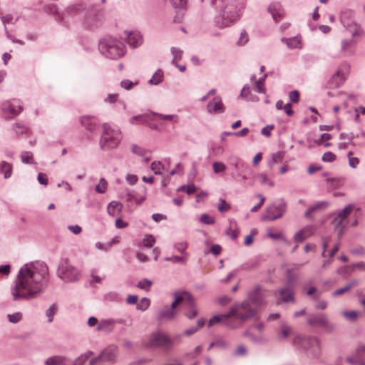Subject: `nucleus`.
Instances as JSON below:
<instances>
[{
    "mask_svg": "<svg viewBox=\"0 0 365 365\" xmlns=\"http://www.w3.org/2000/svg\"><path fill=\"white\" fill-rule=\"evenodd\" d=\"M21 161L24 163H28V164L34 163V158H33V154L31 152L26 151V152L21 153Z\"/></svg>",
    "mask_w": 365,
    "mask_h": 365,
    "instance_id": "nucleus-35",
    "label": "nucleus"
},
{
    "mask_svg": "<svg viewBox=\"0 0 365 365\" xmlns=\"http://www.w3.org/2000/svg\"><path fill=\"white\" fill-rule=\"evenodd\" d=\"M256 197L259 198V202L258 204H257V205L254 206L251 209V212H252L258 211L261 208V207L263 205V204L265 201V197L262 194H257L256 195Z\"/></svg>",
    "mask_w": 365,
    "mask_h": 365,
    "instance_id": "nucleus-48",
    "label": "nucleus"
},
{
    "mask_svg": "<svg viewBox=\"0 0 365 365\" xmlns=\"http://www.w3.org/2000/svg\"><path fill=\"white\" fill-rule=\"evenodd\" d=\"M98 120L94 117L86 116L82 118L81 123L89 131H93L96 130L97 126Z\"/></svg>",
    "mask_w": 365,
    "mask_h": 365,
    "instance_id": "nucleus-21",
    "label": "nucleus"
},
{
    "mask_svg": "<svg viewBox=\"0 0 365 365\" xmlns=\"http://www.w3.org/2000/svg\"><path fill=\"white\" fill-rule=\"evenodd\" d=\"M121 132L118 129H113L108 123L103 125V132L99 145L102 150H109L118 146L121 141Z\"/></svg>",
    "mask_w": 365,
    "mask_h": 365,
    "instance_id": "nucleus-4",
    "label": "nucleus"
},
{
    "mask_svg": "<svg viewBox=\"0 0 365 365\" xmlns=\"http://www.w3.org/2000/svg\"><path fill=\"white\" fill-rule=\"evenodd\" d=\"M353 154H354V153L352 151H349L347 155H348V158H349V165L351 168H355L359 165V160L358 158L352 157Z\"/></svg>",
    "mask_w": 365,
    "mask_h": 365,
    "instance_id": "nucleus-40",
    "label": "nucleus"
},
{
    "mask_svg": "<svg viewBox=\"0 0 365 365\" xmlns=\"http://www.w3.org/2000/svg\"><path fill=\"white\" fill-rule=\"evenodd\" d=\"M182 305L185 306L187 309V311L185 312V314L188 319H193V318L196 317V316L197 314V311L195 307V302H194L193 299H192V305H188V304H182Z\"/></svg>",
    "mask_w": 365,
    "mask_h": 365,
    "instance_id": "nucleus-28",
    "label": "nucleus"
},
{
    "mask_svg": "<svg viewBox=\"0 0 365 365\" xmlns=\"http://www.w3.org/2000/svg\"><path fill=\"white\" fill-rule=\"evenodd\" d=\"M111 323L112 322L110 320L103 321L98 324L97 329L98 331L108 330L110 329L109 327L111 325Z\"/></svg>",
    "mask_w": 365,
    "mask_h": 365,
    "instance_id": "nucleus-58",
    "label": "nucleus"
},
{
    "mask_svg": "<svg viewBox=\"0 0 365 365\" xmlns=\"http://www.w3.org/2000/svg\"><path fill=\"white\" fill-rule=\"evenodd\" d=\"M257 234V231L255 229L252 230L250 235H247L245 239V245L246 246H250L253 242V236Z\"/></svg>",
    "mask_w": 365,
    "mask_h": 365,
    "instance_id": "nucleus-56",
    "label": "nucleus"
},
{
    "mask_svg": "<svg viewBox=\"0 0 365 365\" xmlns=\"http://www.w3.org/2000/svg\"><path fill=\"white\" fill-rule=\"evenodd\" d=\"M188 256H189L188 253H185V255L183 257L175 256V257H173L170 258L169 259L171 260L173 262H183V263H185L186 259H187Z\"/></svg>",
    "mask_w": 365,
    "mask_h": 365,
    "instance_id": "nucleus-59",
    "label": "nucleus"
},
{
    "mask_svg": "<svg viewBox=\"0 0 365 365\" xmlns=\"http://www.w3.org/2000/svg\"><path fill=\"white\" fill-rule=\"evenodd\" d=\"M358 284H359L358 280H356V279L353 280L351 282H349V284H347L346 285H345L344 287L336 289L334 292H333L332 295L333 296H340V295L343 294L344 293H345L346 292H348L352 287L357 286Z\"/></svg>",
    "mask_w": 365,
    "mask_h": 365,
    "instance_id": "nucleus-25",
    "label": "nucleus"
},
{
    "mask_svg": "<svg viewBox=\"0 0 365 365\" xmlns=\"http://www.w3.org/2000/svg\"><path fill=\"white\" fill-rule=\"evenodd\" d=\"M217 1V0H212ZM218 14L215 17V26L220 29L230 26L235 24L240 17V9L242 4H236V0H220Z\"/></svg>",
    "mask_w": 365,
    "mask_h": 365,
    "instance_id": "nucleus-3",
    "label": "nucleus"
},
{
    "mask_svg": "<svg viewBox=\"0 0 365 365\" xmlns=\"http://www.w3.org/2000/svg\"><path fill=\"white\" fill-rule=\"evenodd\" d=\"M289 98L294 103H297L299 100V93L297 91H293L289 93Z\"/></svg>",
    "mask_w": 365,
    "mask_h": 365,
    "instance_id": "nucleus-64",
    "label": "nucleus"
},
{
    "mask_svg": "<svg viewBox=\"0 0 365 365\" xmlns=\"http://www.w3.org/2000/svg\"><path fill=\"white\" fill-rule=\"evenodd\" d=\"M126 34V41L132 47L135 48L142 43L143 38L139 32L130 31Z\"/></svg>",
    "mask_w": 365,
    "mask_h": 365,
    "instance_id": "nucleus-18",
    "label": "nucleus"
},
{
    "mask_svg": "<svg viewBox=\"0 0 365 365\" xmlns=\"http://www.w3.org/2000/svg\"><path fill=\"white\" fill-rule=\"evenodd\" d=\"M269 11L271 13L274 21L277 23L279 22L282 18V14L277 9V5L273 4L270 5L268 9Z\"/></svg>",
    "mask_w": 365,
    "mask_h": 365,
    "instance_id": "nucleus-30",
    "label": "nucleus"
},
{
    "mask_svg": "<svg viewBox=\"0 0 365 365\" xmlns=\"http://www.w3.org/2000/svg\"><path fill=\"white\" fill-rule=\"evenodd\" d=\"M171 52L173 55V63H175L182 58V51L173 47L171 48Z\"/></svg>",
    "mask_w": 365,
    "mask_h": 365,
    "instance_id": "nucleus-45",
    "label": "nucleus"
},
{
    "mask_svg": "<svg viewBox=\"0 0 365 365\" xmlns=\"http://www.w3.org/2000/svg\"><path fill=\"white\" fill-rule=\"evenodd\" d=\"M342 314L346 319L349 321H355L358 318L359 313L356 311H350L344 312Z\"/></svg>",
    "mask_w": 365,
    "mask_h": 365,
    "instance_id": "nucleus-38",
    "label": "nucleus"
},
{
    "mask_svg": "<svg viewBox=\"0 0 365 365\" xmlns=\"http://www.w3.org/2000/svg\"><path fill=\"white\" fill-rule=\"evenodd\" d=\"M207 111L210 113H220L225 110L224 105L222 100L219 97L215 98L211 102L207 104Z\"/></svg>",
    "mask_w": 365,
    "mask_h": 365,
    "instance_id": "nucleus-15",
    "label": "nucleus"
},
{
    "mask_svg": "<svg viewBox=\"0 0 365 365\" xmlns=\"http://www.w3.org/2000/svg\"><path fill=\"white\" fill-rule=\"evenodd\" d=\"M265 294L259 291L250 297V301L243 302L242 304L234 307L229 313L226 314L216 315L212 317L208 322V327H211L219 323L230 324L229 320L232 318L240 319L242 322L254 316L256 312V307L264 303Z\"/></svg>",
    "mask_w": 365,
    "mask_h": 365,
    "instance_id": "nucleus-2",
    "label": "nucleus"
},
{
    "mask_svg": "<svg viewBox=\"0 0 365 365\" xmlns=\"http://www.w3.org/2000/svg\"><path fill=\"white\" fill-rule=\"evenodd\" d=\"M149 305H150V299L144 297L137 304V308L142 311H145L148 308Z\"/></svg>",
    "mask_w": 365,
    "mask_h": 365,
    "instance_id": "nucleus-42",
    "label": "nucleus"
},
{
    "mask_svg": "<svg viewBox=\"0 0 365 365\" xmlns=\"http://www.w3.org/2000/svg\"><path fill=\"white\" fill-rule=\"evenodd\" d=\"M131 149L133 153L139 155L144 156L147 154L146 151H145L143 149L135 145H133Z\"/></svg>",
    "mask_w": 365,
    "mask_h": 365,
    "instance_id": "nucleus-60",
    "label": "nucleus"
},
{
    "mask_svg": "<svg viewBox=\"0 0 365 365\" xmlns=\"http://www.w3.org/2000/svg\"><path fill=\"white\" fill-rule=\"evenodd\" d=\"M122 208L123 205L120 202L117 201H112L111 202L109 203L107 207V211L109 215L115 216L118 215L121 212Z\"/></svg>",
    "mask_w": 365,
    "mask_h": 365,
    "instance_id": "nucleus-22",
    "label": "nucleus"
},
{
    "mask_svg": "<svg viewBox=\"0 0 365 365\" xmlns=\"http://www.w3.org/2000/svg\"><path fill=\"white\" fill-rule=\"evenodd\" d=\"M175 247L179 252L185 255L186 253L185 250L187 247V242L186 241L177 242L175 245Z\"/></svg>",
    "mask_w": 365,
    "mask_h": 365,
    "instance_id": "nucleus-44",
    "label": "nucleus"
},
{
    "mask_svg": "<svg viewBox=\"0 0 365 365\" xmlns=\"http://www.w3.org/2000/svg\"><path fill=\"white\" fill-rule=\"evenodd\" d=\"M344 79L345 78L344 77V75L341 73L340 71H338L328 81L327 88L329 89H334L339 88L343 83Z\"/></svg>",
    "mask_w": 365,
    "mask_h": 365,
    "instance_id": "nucleus-19",
    "label": "nucleus"
},
{
    "mask_svg": "<svg viewBox=\"0 0 365 365\" xmlns=\"http://www.w3.org/2000/svg\"><path fill=\"white\" fill-rule=\"evenodd\" d=\"M163 169V165L159 161L153 162L151 164V170L156 175H160Z\"/></svg>",
    "mask_w": 365,
    "mask_h": 365,
    "instance_id": "nucleus-36",
    "label": "nucleus"
},
{
    "mask_svg": "<svg viewBox=\"0 0 365 365\" xmlns=\"http://www.w3.org/2000/svg\"><path fill=\"white\" fill-rule=\"evenodd\" d=\"M227 235L230 236L232 240H236L240 234V230L237 224L234 220H230L229 228L226 231Z\"/></svg>",
    "mask_w": 365,
    "mask_h": 365,
    "instance_id": "nucleus-23",
    "label": "nucleus"
},
{
    "mask_svg": "<svg viewBox=\"0 0 365 365\" xmlns=\"http://www.w3.org/2000/svg\"><path fill=\"white\" fill-rule=\"evenodd\" d=\"M152 117H157V118H153V119L155 120H164L170 122H173L174 123H176L178 122V117L176 115H163L160 113H152Z\"/></svg>",
    "mask_w": 365,
    "mask_h": 365,
    "instance_id": "nucleus-24",
    "label": "nucleus"
},
{
    "mask_svg": "<svg viewBox=\"0 0 365 365\" xmlns=\"http://www.w3.org/2000/svg\"><path fill=\"white\" fill-rule=\"evenodd\" d=\"M264 79L260 78L259 79L255 84V88L257 92L259 93H264L265 92V87H264Z\"/></svg>",
    "mask_w": 365,
    "mask_h": 365,
    "instance_id": "nucleus-54",
    "label": "nucleus"
},
{
    "mask_svg": "<svg viewBox=\"0 0 365 365\" xmlns=\"http://www.w3.org/2000/svg\"><path fill=\"white\" fill-rule=\"evenodd\" d=\"M287 278V284L279 289L281 300L284 302H294V282L297 279V275L288 270Z\"/></svg>",
    "mask_w": 365,
    "mask_h": 365,
    "instance_id": "nucleus-8",
    "label": "nucleus"
},
{
    "mask_svg": "<svg viewBox=\"0 0 365 365\" xmlns=\"http://www.w3.org/2000/svg\"><path fill=\"white\" fill-rule=\"evenodd\" d=\"M249 41V36L248 34L245 31H242L240 33V38L237 42L238 46H244Z\"/></svg>",
    "mask_w": 365,
    "mask_h": 365,
    "instance_id": "nucleus-37",
    "label": "nucleus"
},
{
    "mask_svg": "<svg viewBox=\"0 0 365 365\" xmlns=\"http://www.w3.org/2000/svg\"><path fill=\"white\" fill-rule=\"evenodd\" d=\"M8 317L11 322L16 323L21 319V314L19 312L14 313L13 314H9Z\"/></svg>",
    "mask_w": 365,
    "mask_h": 365,
    "instance_id": "nucleus-61",
    "label": "nucleus"
},
{
    "mask_svg": "<svg viewBox=\"0 0 365 365\" xmlns=\"http://www.w3.org/2000/svg\"><path fill=\"white\" fill-rule=\"evenodd\" d=\"M118 355V349L115 346H109L106 348L97 357L91 359L90 365L106 361H113Z\"/></svg>",
    "mask_w": 365,
    "mask_h": 365,
    "instance_id": "nucleus-10",
    "label": "nucleus"
},
{
    "mask_svg": "<svg viewBox=\"0 0 365 365\" xmlns=\"http://www.w3.org/2000/svg\"><path fill=\"white\" fill-rule=\"evenodd\" d=\"M171 344V339L165 334L160 331L153 333L148 342L150 347L161 346L167 347Z\"/></svg>",
    "mask_w": 365,
    "mask_h": 365,
    "instance_id": "nucleus-12",
    "label": "nucleus"
},
{
    "mask_svg": "<svg viewBox=\"0 0 365 365\" xmlns=\"http://www.w3.org/2000/svg\"><path fill=\"white\" fill-rule=\"evenodd\" d=\"M230 208V205L227 204L225 200H220V203L218 205V210L220 212H225L229 210Z\"/></svg>",
    "mask_w": 365,
    "mask_h": 365,
    "instance_id": "nucleus-52",
    "label": "nucleus"
},
{
    "mask_svg": "<svg viewBox=\"0 0 365 365\" xmlns=\"http://www.w3.org/2000/svg\"><path fill=\"white\" fill-rule=\"evenodd\" d=\"M294 344L304 349H312L316 352L320 349L319 342L316 338H304L297 336L294 340Z\"/></svg>",
    "mask_w": 365,
    "mask_h": 365,
    "instance_id": "nucleus-13",
    "label": "nucleus"
},
{
    "mask_svg": "<svg viewBox=\"0 0 365 365\" xmlns=\"http://www.w3.org/2000/svg\"><path fill=\"white\" fill-rule=\"evenodd\" d=\"M58 274L59 277L65 282H73L78 280L80 277L79 270L73 266L68 259L61 262Z\"/></svg>",
    "mask_w": 365,
    "mask_h": 365,
    "instance_id": "nucleus-6",
    "label": "nucleus"
},
{
    "mask_svg": "<svg viewBox=\"0 0 365 365\" xmlns=\"http://www.w3.org/2000/svg\"><path fill=\"white\" fill-rule=\"evenodd\" d=\"M353 210L354 206L352 205L346 206L343 210L338 213L337 216L333 220V225L336 227V229H339L338 235L339 237L342 235L343 229L345 227V221Z\"/></svg>",
    "mask_w": 365,
    "mask_h": 365,
    "instance_id": "nucleus-11",
    "label": "nucleus"
},
{
    "mask_svg": "<svg viewBox=\"0 0 365 365\" xmlns=\"http://www.w3.org/2000/svg\"><path fill=\"white\" fill-rule=\"evenodd\" d=\"M256 197L259 198V202L258 204H257V205L254 206L251 209V212H252L258 211L261 208V207L263 205V204L265 201V197L262 194H257L256 195Z\"/></svg>",
    "mask_w": 365,
    "mask_h": 365,
    "instance_id": "nucleus-47",
    "label": "nucleus"
},
{
    "mask_svg": "<svg viewBox=\"0 0 365 365\" xmlns=\"http://www.w3.org/2000/svg\"><path fill=\"white\" fill-rule=\"evenodd\" d=\"M163 71L160 70H158L150 80V83L153 85H157L163 81Z\"/></svg>",
    "mask_w": 365,
    "mask_h": 365,
    "instance_id": "nucleus-33",
    "label": "nucleus"
},
{
    "mask_svg": "<svg viewBox=\"0 0 365 365\" xmlns=\"http://www.w3.org/2000/svg\"><path fill=\"white\" fill-rule=\"evenodd\" d=\"M308 324L311 326H324L327 324V317L324 314L310 316Z\"/></svg>",
    "mask_w": 365,
    "mask_h": 365,
    "instance_id": "nucleus-20",
    "label": "nucleus"
},
{
    "mask_svg": "<svg viewBox=\"0 0 365 365\" xmlns=\"http://www.w3.org/2000/svg\"><path fill=\"white\" fill-rule=\"evenodd\" d=\"M200 221L207 225H212L215 222V219L207 214H203L200 217Z\"/></svg>",
    "mask_w": 365,
    "mask_h": 365,
    "instance_id": "nucleus-51",
    "label": "nucleus"
},
{
    "mask_svg": "<svg viewBox=\"0 0 365 365\" xmlns=\"http://www.w3.org/2000/svg\"><path fill=\"white\" fill-rule=\"evenodd\" d=\"M263 329V324L260 322H257L256 324L250 327L246 332V335L250 333H260Z\"/></svg>",
    "mask_w": 365,
    "mask_h": 365,
    "instance_id": "nucleus-41",
    "label": "nucleus"
},
{
    "mask_svg": "<svg viewBox=\"0 0 365 365\" xmlns=\"http://www.w3.org/2000/svg\"><path fill=\"white\" fill-rule=\"evenodd\" d=\"M314 229L312 226H307L298 231L294 235V240L297 242H302L307 237L313 235Z\"/></svg>",
    "mask_w": 365,
    "mask_h": 365,
    "instance_id": "nucleus-17",
    "label": "nucleus"
},
{
    "mask_svg": "<svg viewBox=\"0 0 365 365\" xmlns=\"http://www.w3.org/2000/svg\"><path fill=\"white\" fill-rule=\"evenodd\" d=\"M1 172L4 174V178L7 179L11 176L12 165L5 161L1 163Z\"/></svg>",
    "mask_w": 365,
    "mask_h": 365,
    "instance_id": "nucleus-29",
    "label": "nucleus"
},
{
    "mask_svg": "<svg viewBox=\"0 0 365 365\" xmlns=\"http://www.w3.org/2000/svg\"><path fill=\"white\" fill-rule=\"evenodd\" d=\"M101 51L110 58H118L125 53L123 45L118 41H111L101 46Z\"/></svg>",
    "mask_w": 365,
    "mask_h": 365,
    "instance_id": "nucleus-7",
    "label": "nucleus"
},
{
    "mask_svg": "<svg viewBox=\"0 0 365 365\" xmlns=\"http://www.w3.org/2000/svg\"><path fill=\"white\" fill-rule=\"evenodd\" d=\"M152 117L149 114H144V115H138L134 117H132L130 119V123L135 125V124H140L143 123L148 120H151Z\"/></svg>",
    "mask_w": 365,
    "mask_h": 365,
    "instance_id": "nucleus-27",
    "label": "nucleus"
},
{
    "mask_svg": "<svg viewBox=\"0 0 365 365\" xmlns=\"http://www.w3.org/2000/svg\"><path fill=\"white\" fill-rule=\"evenodd\" d=\"M46 365H64L65 359L60 356H53L45 361Z\"/></svg>",
    "mask_w": 365,
    "mask_h": 365,
    "instance_id": "nucleus-26",
    "label": "nucleus"
},
{
    "mask_svg": "<svg viewBox=\"0 0 365 365\" xmlns=\"http://www.w3.org/2000/svg\"><path fill=\"white\" fill-rule=\"evenodd\" d=\"M324 162H333L336 160V155L331 152H327L322 156Z\"/></svg>",
    "mask_w": 365,
    "mask_h": 365,
    "instance_id": "nucleus-53",
    "label": "nucleus"
},
{
    "mask_svg": "<svg viewBox=\"0 0 365 365\" xmlns=\"http://www.w3.org/2000/svg\"><path fill=\"white\" fill-rule=\"evenodd\" d=\"M226 165L221 162H215L213 163V170L215 173H220L225 171Z\"/></svg>",
    "mask_w": 365,
    "mask_h": 365,
    "instance_id": "nucleus-46",
    "label": "nucleus"
},
{
    "mask_svg": "<svg viewBox=\"0 0 365 365\" xmlns=\"http://www.w3.org/2000/svg\"><path fill=\"white\" fill-rule=\"evenodd\" d=\"M138 81H131L130 80L125 79L121 81L120 86L122 88H125V90H130L134 86H136L138 84Z\"/></svg>",
    "mask_w": 365,
    "mask_h": 365,
    "instance_id": "nucleus-43",
    "label": "nucleus"
},
{
    "mask_svg": "<svg viewBox=\"0 0 365 365\" xmlns=\"http://www.w3.org/2000/svg\"><path fill=\"white\" fill-rule=\"evenodd\" d=\"M48 269L43 263L26 264L19 270L11 295L15 301L39 296L46 288Z\"/></svg>",
    "mask_w": 365,
    "mask_h": 365,
    "instance_id": "nucleus-1",
    "label": "nucleus"
},
{
    "mask_svg": "<svg viewBox=\"0 0 365 365\" xmlns=\"http://www.w3.org/2000/svg\"><path fill=\"white\" fill-rule=\"evenodd\" d=\"M285 211V204L280 203L277 205H272L267 207L266 213L263 215V219L272 221L280 218Z\"/></svg>",
    "mask_w": 365,
    "mask_h": 365,
    "instance_id": "nucleus-14",
    "label": "nucleus"
},
{
    "mask_svg": "<svg viewBox=\"0 0 365 365\" xmlns=\"http://www.w3.org/2000/svg\"><path fill=\"white\" fill-rule=\"evenodd\" d=\"M178 191H185L188 195H190V194L194 193L196 191V187L193 185H187V186L183 185V186L180 187L178 189Z\"/></svg>",
    "mask_w": 365,
    "mask_h": 365,
    "instance_id": "nucleus-49",
    "label": "nucleus"
},
{
    "mask_svg": "<svg viewBox=\"0 0 365 365\" xmlns=\"http://www.w3.org/2000/svg\"><path fill=\"white\" fill-rule=\"evenodd\" d=\"M255 178L259 181L262 185L268 184L270 187L274 185V182L269 180L265 173H259L255 175Z\"/></svg>",
    "mask_w": 365,
    "mask_h": 365,
    "instance_id": "nucleus-32",
    "label": "nucleus"
},
{
    "mask_svg": "<svg viewBox=\"0 0 365 365\" xmlns=\"http://www.w3.org/2000/svg\"><path fill=\"white\" fill-rule=\"evenodd\" d=\"M155 242V237L151 235H145L143 240V245L146 247H153Z\"/></svg>",
    "mask_w": 365,
    "mask_h": 365,
    "instance_id": "nucleus-39",
    "label": "nucleus"
},
{
    "mask_svg": "<svg viewBox=\"0 0 365 365\" xmlns=\"http://www.w3.org/2000/svg\"><path fill=\"white\" fill-rule=\"evenodd\" d=\"M152 284V282L148 279H143L138 282V287L140 289H145L146 291H148L150 286Z\"/></svg>",
    "mask_w": 365,
    "mask_h": 365,
    "instance_id": "nucleus-50",
    "label": "nucleus"
},
{
    "mask_svg": "<svg viewBox=\"0 0 365 365\" xmlns=\"http://www.w3.org/2000/svg\"><path fill=\"white\" fill-rule=\"evenodd\" d=\"M2 109L6 118H11L17 115L21 111L20 106H15L7 102L3 104Z\"/></svg>",
    "mask_w": 365,
    "mask_h": 365,
    "instance_id": "nucleus-16",
    "label": "nucleus"
},
{
    "mask_svg": "<svg viewBox=\"0 0 365 365\" xmlns=\"http://www.w3.org/2000/svg\"><path fill=\"white\" fill-rule=\"evenodd\" d=\"M108 182L106 179L101 178L98 184L96 186V192L99 193H104L107 190Z\"/></svg>",
    "mask_w": 365,
    "mask_h": 365,
    "instance_id": "nucleus-34",
    "label": "nucleus"
},
{
    "mask_svg": "<svg viewBox=\"0 0 365 365\" xmlns=\"http://www.w3.org/2000/svg\"><path fill=\"white\" fill-rule=\"evenodd\" d=\"M282 41L285 42L289 48H298L300 46V40L297 37L292 38H282Z\"/></svg>",
    "mask_w": 365,
    "mask_h": 365,
    "instance_id": "nucleus-31",
    "label": "nucleus"
},
{
    "mask_svg": "<svg viewBox=\"0 0 365 365\" xmlns=\"http://www.w3.org/2000/svg\"><path fill=\"white\" fill-rule=\"evenodd\" d=\"M175 300L170 307H164L159 312V319H170L176 314V307L179 304H192V297L187 292H175L174 294Z\"/></svg>",
    "mask_w": 365,
    "mask_h": 365,
    "instance_id": "nucleus-5",
    "label": "nucleus"
},
{
    "mask_svg": "<svg viewBox=\"0 0 365 365\" xmlns=\"http://www.w3.org/2000/svg\"><path fill=\"white\" fill-rule=\"evenodd\" d=\"M283 153L282 152H278L272 155V162L274 163H280L283 159Z\"/></svg>",
    "mask_w": 365,
    "mask_h": 365,
    "instance_id": "nucleus-63",
    "label": "nucleus"
},
{
    "mask_svg": "<svg viewBox=\"0 0 365 365\" xmlns=\"http://www.w3.org/2000/svg\"><path fill=\"white\" fill-rule=\"evenodd\" d=\"M267 237L273 240H279L283 237V235L281 232H273L271 230H269Z\"/></svg>",
    "mask_w": 365,
    "mask_h": 365,
    "instance_id": "nucleus-62",
    "label": "nucleus"
},
{
    "mask_svg": "<svg viewBox=\"0 0 365 365\" xmlns=\"http://www.w3.org/2000/svg\"><path fill=\"white\" fill-rule=\"evenodd\" d=\"M353 12L350 10L343 11L340 15L341 22L350 32L353 37L361 35L360 27L352 19Z\"/></svg>",
    "mask_w": 365,
    "mask_h": 365,
    "instance_id": "nucleus-9",
    "label": "nucleus"
},
{
    "mask_svg": "<svg viewBox=\"0 0 365 365\" xmlns=\"http://www.w3.org/2000/svg\"><path fill=\"white\" fill-rule=\"evenodd\" d=\"M57 310V307L55 304H53L47 311L46 316L48 318V322H51L53 320V317L54 316Z\"/></svg>",
    "mask_w": 365,
    "mask_h": 365,
    "instance_id": "nucleus-55",
    "label": "nucleus"
},
{
    "mask_svg": "<svg viewBox=\"0 0 365 365\" xmlns=\"http://www.w3.org/2000/svg\"><path fill=\"white\" fill-rule=\"evenodd\" d=\"M292 333V329L286 324L281 326V334L284 338L287 337Z\"/></svg>",
    "mask_w": 365,
    "mask_h": 365,
    "instance_id": "nucleus-57",
    "label": "nucleus"
}]
</instances>
